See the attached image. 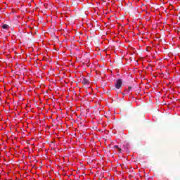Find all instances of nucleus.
<instances>
[{"mask_svg":"<svg viewBox=\"0 0 180 180\" xmlns=\"http://www.w3.org/2000/svg\"><path fill=\"white\" fill-rule=\"evenodd\" d=\"M82 83L84 84V85H86L88 84H89V80H88L86 78H83L82 79Z\"/></svg>","mask_w":180,"mask_h":180,"instance_id":"2","label":"nucleus"},{"mask_svg":"<svg viewBox=\"0 0 180 180\" xmlns=\"http://www.w3.org/2000/svg\"><path fill=\"white\" fill-rule=\"evenodd\" d=\"M1 27L2 29H9V25L7 24H4Z\"/></svg>","mask_w":180,"mask_h":180,"instance_id":"3","label":"nucleus"},{"mask_svg":"<svg viewBox=\"0 0 180 180\" xmlns=\"http://www.w3.org/2000/svg\"><path fill=\"white\" fill-rule=\"evenodd\" d=\"M122 84H123L122 79H118L115 83V88L117 89H120V88H122Z\"/></svg>","mask_w":180,"mask_h":180,"instance_id":"1","label":"nucleus"},{"mask_svg":"<svg viewBox=\"0 0 180 180\" xmlns=\"http://www.w3.org/2000/svg\"><path fill=\"white\" fill-rule=\"evenodd\" d=\"M114 148H119V146H117V145H115V146H114Z\"/></svg>","mask_w":180,"mask_h":180,"instance_id":"4","label":"nucleus"},{"mask_svg":"<svg viewBox=\"0 0 180 180\" xmlns=\"http://www.w3.org/2000/svg\"><path fill=\"white\" fill-rule=\"evenodd\" d=\"M131 88H132L131 86L128 87V92H129V91H130L131 89Z\"/></svg>","mask_w":180,"mask_h":180,"instance_id":"6","label":"nucleus"},{"mask_svg":"<svg viewBox=\"0 0 180 180\" xmlns=\"http://www.w3.org/2000/svg\"><path fill=\"white\" fill-rule=\"evenodd\" d=\"M117 150H118V151H119L120 153H122V148H118Z\"/></svg>","mask_w":180,"mask_h":180,"instance_id":"5","label":"nucleus"}]
</instances>
